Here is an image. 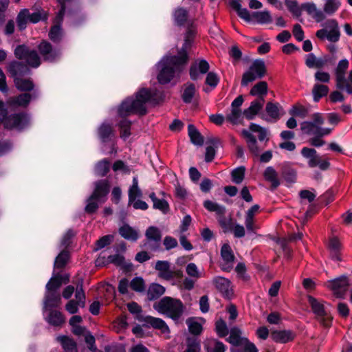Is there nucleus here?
Masks as SVG:
<instances>
[{
  "instance_id": "5fc2aeb1",
  "label": "nucleus",
  "mask_w": 352,
  "mask_h": 352,
  "mask_svg": "<svg viewBox=\"0 0 352 352\" xmlns=\"http://www.w3.org/2000/svg\"><path fill=\"white\" fill-rule=\"evenodd\" d=\"M69 259V253L67 250H63L56 256L54 262L55 268H63Z\"/></svg>"
},
{
  "instance_id": "c9c22d12",
  "label": "nucleus",
  "mask_w": 352,
  "mask_h": 352,
  "mask_svg": "<svg viewBox=\"0 0 352 352\" xmlns=\"http://www.w3.org/2000/svg\"><path fill=\"white\" fill-rule=\"evenodd\" d=\"M98 133L102 142H106L113 135V127L110 124L102 123L98 128Z\"/></svg>"
},
{
  "instance_id": "a211bd4d",
  "label": "nucleus",
  "mask_w": 352,
  "mask_h": 352,
  "mask_svg": "<svg viewBox=\"0 0 352 352\" xmlns=\"http://www.w3.org/2000/svg\"><path fill=\"white\" fill-rule=\"evenodd\" d=\"M28 122L26 114L23 113H14L8 117L5 121V128L8 129H22Z\"/></svg>"
},
{
  "instance_id": "58836bf2",
  "label": "nucleus",
  "mask_w": 352,
  "mask_h": 352,
  "mask_svg": "<svg viewBox=\"0 0 352 352\" xmlns=\"http://www.w3.org/2000/svg\"><path fill=\"white\" fill-rule=\"evenodd\" d=\"M16 25L19 31L26 29L29 21L28 9H21L18 13L16 19Z\"/></svg>"
},
{
  "instance_id": "9d476101",
  "label": "nucleus",
  "mask_w": 352,
  "mask_h": 352,
  "mask_svg": "<svg viewBox=\"0 0 352 352\" xmlns=\"http://www.w3.org/2000/svg\"><path fill=\"white\" fill-rule=\"evenodd\" d=\"M204 206L210 212H214L217 216V220L224 232H228L233 229V221L232 218H226V208L217 203L206 200Z\"/></svg>"
},
{
  "instance_id": "c03bdc74",
  "label": "nucleus",
  "mask_w": 352,
  "mask_h": 352,
  "mask_svg": "<svg viewBox=\"0 0 352 352\" xmlns=\"http://www.w3.org/2000/svg\"><path fill=\"white\" fill-rule=\"evenodd\" d=\"M263 176L265 180L272 183V186L274 188L279 186L280 182L278 179V174L273 167L268 166L266 168L263 173Z\"/></svg>"
},
{
  "instance_id": "f704fd0d",
  "label": "nucleus",
  "mask_w": 352,
  "mask_h": 352,
  "mask_svg": "<svg viewBox=\"0 0 352 352\" xmlns=\"http://www.w3.org/2000/svg\"><path fill=\"white\" fill-rule=\"evenodd\" d=\"M164 292L165 288L162 285L157 283H152L147 290V298L149 300H155L163 295Z\"/></svg>"
},
{
  "instance_id": "13d9d810",
  "label": "nucleus",
  "mask_w": 352,
  "mask_h": 352,
  "mask_svg": "<svg viewBox=\"0 0 352 352\" xmlns=\"http://www.w3.org/2000/svg\"><path fill=\"white\" fill-rule=\"evenodd\" d=\"M242 112L241 109H231L230 113L226 116V120L233 124H236L239 122L241 118Z\"/></svg>"
},
{
  "instance_id": "4be33fe9",
  "label": "nucleus",
  "mask_w": 352,
  "mask_h": 352,
  "mask_svg": "<svg viewBox=\"0 0 352 352\" xmlns=\"http://www.w3.org/2000/svg\"><path fill=\"white\" fill-rule=\"evenodd\" d=\"M323 25L330 29L328 32L327 40L332 43L338 42L340 37L338 21L336 19H328Z\"/></svg>"
},
{
  "instance_id": "680f3d73",
  "label": "nucleus",
  "mask_w": 352,
  "mask_h": 352,
  "mask_svg": "<svg viewBox=\"0 0 352 352\" xmlns=\"http://www.w3.org/2000/svg\"><path fill=\"white\" fill-rule=\"evenodd\" d=\"M199 342L195 338H188L187 348L184 352H200Z\"/></svg>"
},
{
  "instance_id": "f257e3e1",
  "label": "nucleus",
  "mask_w": 352,
  "mask_h": 352,
  "mask_svg": "<svg viewBox=\"0 0 352 352\" xmlns=\"http://www.w3.org/2000/svg\"><path fill=\"white\" fill-rule=\"evenodd\" d=\"M161 89H140L135 97L126 98L118 107V114L122 119L118 122L120 138L126 140L131 134L132 122L126 118L131 115L144 116L147 113L146 103L157 104L162 101Z\"/></svg>"
},
{
  "instance_id": "a878e982",
  "label": "nucleus",
  "mask_w": 352,
  "mask_h": 352,
  "mask_svg": "<svg viewBox=\"0 0 352 352\" xmlns=\"http://www.w3.org/2000/svg\"><path fill=\"white\" fill-rule=\"evenodd\" d=\"M145 321L152 327L160 330L161 333L168 336L170 330L166 323L161 318L153 316H146Z\"/></svg>"
},
{
  "instance_id": "e433bc0d",
  "label": "nucleus",
  "mask_w": 352,
  "mask_h": 352,
  "mask_svg": "<svg viewBox=\"0 0 352 352\" xmlns=\"http://www.w3.org/2000/svg\"><path fill=\"white\" fill-rule=\"evenodd\" d=\"M265 111L267 116L270 117L268 121L276 122L280 118V107L277 104L268 102L265 107Z\"/></svg>"
},
{
  "instance_id": "423d86ee",
  "label": "nucleus",
  "mask_w": 352,
  "mask_h": 352,
  "mask_svg": "<svg viewBox=\"0 0 352 352\" xmlns=\"http://www.w3.org/2000/svg\"><path fill=\"white\" fill-rule=\"evenodd\" d=\"M312 121H304L300 124L302 133L308 135L325 136L331 133V129L322 128L324 119L320 113H315L311 116Z\"/></svg>"
},
{
  "instance_id": "774afa93",
  "label": "nucleus",
  "mask_w": 352,
  "mask_h": 352,
  "mask_svg": "<svg viewBox=\"0 0 352 352\" xmlns=\"http://www.w3.org/2000/svg\"><path fill=\"white\" fill-rule=\"evenodd\" d=\"M283 177L288 183H294L296 179V172L292 168H285L283 171Z\"/></svg>"
},
{
  "instance_id": "de8ad7c7",
  "label": "nucleus",
  "mask_w": 352,
  "mask_h": 352,
  "mask_svg": "<svg viewBox=\"0 0 352 352\" xmlns=\"http://www.w3.org/2000/svg\"><path fill=\"white\" fill-rule=\"evenodd\" d=\"M188 129L191 142L195 145L201 146L204 144V139L196 127L192 124H189Z\"/></svg>"
},
{
  "instance_id": "20e7f679",
  "label": "nucleus",
  "mask_w": 352,
  "mask_h": 352,
  "mask_svg": "<svg viewBox=\"0 0 352 352\" xmlns=\"http://www.w3.org/2000/svg\"><path fill=\"white\" fill-rule=\"evenodd\" d=\"M7 69L10 76L13 79L15 88H34V84L30 78H23L30 73L28 65L13 60L8 64Z\"/></svg>"
},
{
  "instance_id": "6e6d98bb",
  "label": "nucleus",
  "mask_w": 352,
  "mask_h": 352,
  "mask_svg": "<svg viewBox=\"0 0 352 352\" xmlns=\"http://www.w3.org/2000/svg\"><path fill=\"white\" fill-rule=\"evenodd\" d=\"M285 6L288 10L292 13L296 17H299L302 14L301 7L298 6V1L296 0H285Z\"/></svg>"
},
{
  "instance_id": "412c9836",
  "label": "nucleus",
  "mask_w": 352,
  "mask_h": 352,
  "mask_svg": "<svg viewBox=\"0 0 352 352\" xmlns=\"http://www.w3.org/2000/svg\"><path fill=\"white\" fill-rule=\"evenodd\" d=\"M213 283L215 287L226 297L230 298L232 295L231 283L227 278L218 276L214 278Z\"/></svg>"
},
{
  "instance_id": "e2e57ef3",
  "label": "nucleus",
  "mask_w": 352,
  "mask_h": 352,
  "mask_svg": "<svg viewBox=\"0 0 352 352\" xmlns=\"http://www.w3.org/2000/svg\"><path fill=\"white\" fill-rule=\"evenodd\" d=\"M215 328L217 334L220 337H225L228 334V329L227 324L224 320L219 319L216 322Z\"/></svg>"
},
{
  "instance_id": "69168bd1",
  "label": "nucleus",
  "mask_w": 352,
  "mask_h": 352,
  "mask_svg": "<svg viewBox=\"0 0 352 352\" xmlns=\"http://www.w3.org/2000/svg\"><path fill=\"white\" fill-rule=\"evenodd\" d=\"M186 272L189 276L196 279H198L201 276L197 265L193 263H190L187 265Z\"/></svg>"
},
{
  "instance_id": "ea45409f",
  "label": "nucleus",
  "mask_w": 352,
  "mask_h": 352,
  "mask_svg": "<svg viewBox=\"0 0 352 352\" xmlns=\"http://www.w3.org/2000/svg\"><path fill=\"white\" fill-rule=\"evenodd\" d=\"M204 345L207 352L226 351V346L223 344V343L214 339L207 340Z\"/></svg>"
},
{
  "instance_id": "9b49d317",
  "label": "nucleus",
  "mask_w": 352,
  "mask_h": 352,
  "mask_svg": "<svg viewBox=\"0 0 352 352\" xmlns=\"http://www.w3.org/2000/svg\"><path fill=\"white\" fill-rule=\"evenodd\" d=\"M308 302L320 322L325 327H330L332 318L326 311L323 303L312 296L308 297Z\"/></svg>"
},
{
  "instance_id": "0e129e2a",
  "label": "nucleus",
  "mask_w": 352,
  "mask_h": 352,
  "mask_svg": "<svg viewBox=\"0 0 352 352\" xmlns=\"http://www.w3.org/2000/svg\"><path fill=\"white\" fill-rule=\"evenodd\" d=\"M289 113L293 116H299L303 118L307 116V111L301 105H294L290 109Z\"/></svg>"
},
{
  "instance_id": "2eb2a0df",
  "label": "nucleus",
  "mask_w": 352,
  "mask_h": 352,
  "mask_svg": "<svg viewBox=\"0 0 352 352\" xmlns=\"http://www.w3.org/2000/svg\"><path fill=\"white\" fill-rule=\"evenodd\" d=\"M349 66V62L344 58L339 61L335 69V75L336 79V88H352L347 82L346 78V72Z\"/></svg>"
},
{
  "instance_id": "864d4df0",
  "label": "nucleus",
  "mask_w": 352,
  "mask_h": 352,
  "mask_svg": "<svg viewBox=\"0 0 352 352\" xmlns=\"http://www.w3.org/2000/svg\"><path fill=\"white\" fill-rule=\"evenodd\" d=\"M306 57L305 65L309 68H322L324 65V62L321 59H317L313 53L308 54Z\"/></svg>"
},
{
  "instance_id": "f3484780",
  "label": "nucleus",
  "mask_w": 352,
  "mask_h": 352,
  "mask_svg": "<svg viewBox=\"0 0 352 352\" xmlns=\"http://www.w3.org/2000/svg\"><path fill=\"white\" fill-rule=\"evenodd\" d=\"M146 236L148 242L145 245L151 250H157L160 246L162 237L159 229L153 226L149 227L146 231Z\"/></svg>"
},
{
  "instance_id": "f8f14e48",
  "label": "nucleus",
  "mask_w": 352,
  "mask_h": 352,
  "mask_svg": "<svg viewBox=\"0 0 352 352\" xmlns=\"http://www.w3.org/2000/svg\"><path fill=\"white\" fill-rule=\"evenodd\" d=\"M83 280L80 279L76 286L75 293L76 300H70L65 305V310L70 314H76L79 307H85V294L82 289Z\"/></svg>"
},
{
  "instance_id": "dca6fc26",
  "label": "nucleus",
  "mask_w": 352,
  "mask_h": 352,
  "mask_svg": "<svg viewBox=\"0 0 352 352\" xmlns=\"http://www.w3.org/2000/svg\"><path fill=\"white\" fill-rule=\"evenodd\" d=\"M109 191V182L107 179H100L94 182V189L91 195L100 201L105 202Z\"/></svg>"
},
{
  "instance_id": "4c0bfd02",
  "label": "nucleus",
  "mask_w": 352,
  "mask_h": 352,
  "mask_svg": "<svg viewBox=\"0 0 352 352\" xmlns=\"http://www.w3.org/2000/svg\"><path fill=\"white\" fill-rule=\"evenodd\" d=\"M46 320L49 324L54 327L60 326L65 322L63 314L56 310H51Z\"/></svg>"
},
{
  "instance_id": "4d7b16f0",
  "label": "nucleus",
  "mask_w": 352,
  "mask_h": 352,
  "mask_svg": "<svg viewBox=\"0 0 352 352\" xmlns=\"http://www.w3.org/2000/svg\"><path fill=\"white\" fill-rule=\"evenodd\" d=\"M340 5L339 0H327L324 6V12L329 15L333 14L338 10Z\"/></svg>"
},
{
  "instance_id": "5701e85b",
  "label": "nucleus",
  "mask_w": 352,
  "mask_h": 352,
  "mask_svg": "<svg viewBox=\"0 0 352 352\" xmlns=\"http://www.w3.org/2000/svg\"><path fill=\"white\" fill-rule=\"evenodd\" d=\"M69 281V276L68 274H56L52 277L46 285L47 291L56 292L62 284H67Z\"/></svg>"
},
{
  "instance_id": "37998d69",
  "label": "nucleus",
  "mask_w": 352,
  "mask_h": 352,
  "mask_svg": "<svg viewBox=\"0 0 352 352\" xmlns=\"http://www.w3.org/2000/svg\"><path fill=\"white\" fill-rule=\"evenodd\" d=\"M31 100V96L25 93L18 96L11 98L9 100L10 105L14 107H26Z\"/></svg>"
},
{
  "instance_id": "2f4dec72",
  "label": "nucleus",
  "mask_w": 352,
  "mask_h": 352,
  "mask_svg": "<svg viewBox=\"0 0 352 352\" xmlns=\"http://www.w3.org/2000/svg\"><path fill=\"white\" fill-rule=\"evenodd\" d=\"M56 340L61 344L65 352H78L76 343L73 339L65 336H61L57 337Z\"/></svg>"
},
{
  "instance_id": "473e14b6",
  "label": "nucleus",
  "mask_w": 352,
  "mask_h": 352,
  "mask_svg": "<svg viewBox=\"0 0 352 352\" xmlns=\"http://www.w3.org/2000/svg\"><path fill=\"white\" fill-rule=\"evenodd\" d=\"M107 262L121 267L126 271L131 270L133 267L131 263H126L124 256L120 254L109 256Z\"/></svg>"
},
{
  "instance_id": "0eeeda50",
  "label": "nucleus",
  "mask_w": 352,
  "mask_h": 352,
  "mask_svg": "<svg viewBox=\"0 0 352 352\" xmlns=\"http://www.w3.org/2000/svg\"><path fill=\"white\" fill-rule=\"evenodd\" d=\"M267 74L265 62L262 59H256L249 69L243 73L241 78V87H248L249 83L261 79Z\"/></svg>"
},
{
  "instance_id": "bb28decb",
  "label": "nucleus",
  "mask_w": 352,
  "mask_h": 352,
  "mask_svg": "<svg viewBox=\"0 0 352 352\" xmlns=\"http://www.w3.org/2000/svg\"><path fill=\"white\" fill-rule=\"evenodd\" d=\"M230 7L234 10L237 15L246 22L252 21V14H250L247 8H243L240 0H230L229 3Z\"/></svg>"
},
{
  "instance_id": "79ce46f5",
  "label": "nucleus",
  "mask_w": 352,
  "mask_h": 352,
  "mask_svg": "<svg viewBox=\"0 0 352 352\" xmlns=\"http://www.w3.org/2000/svg\"><path fill=\"white\" fill-rule=\"evenodd\" d=\"M252 16V19H255L259 24H267L272 22V17L268 10L253 12Z\"/></svg>"
},
{
  "instance_id": "393cba45",
  "label": "nucleus",
  "mask_w": 352,
  "mask_h": 352,
  "mask_svg": "<svg viewBox=\"0 0 352 352\" xmlns=\"http://www.w3.org/2000/svg\"><path fill=\"white\" fill-rule=\"evenodd\" d=\"M294 337V333L290 330H276L271 333V338L276 342L286 343L293 340Z\"/></svg>"
},
{
  "instance_id": "ddd939ff",
  "label": "nucleus",
  "mask_w": 352,
  "mask_h": 352,
  "mask_svg": "<svg viewBox=\"0 0 352 352\" xmlns=\"http://www.w3.org/2000/svg\"><path fill=\"white\" fill-rule=\"evenodd\" d=\"M267 89H251L252 96L259 97L251 102L250 106L243 111L244 116L248 120H252L259 112L264 104L263 96L267 94Z\"/></svg>"
},
{
  "instance_id": "39448f33",
  "label": "nucleus",
  "mask_w": 352,
  "mask_h": 352,
  "mask_svg": "<svg viewBox=\"0 0 352 352\" xmlns=\"http://www.w3.org/2000/svg\"><path fill=\"white\" fill-rule=\"evenodd\" d=\"M154 309L160 314H164L177 320L183 314L184 307L182 302L176 298L166 296L153 305Z\"/></svg>"
},
{
  "instance_id": "c756f323",
  "label": "nucleus",
  "mask_w": 352,
  "mask_h": 352,
  "mask_svg": "<svg viewBox=\"0 0 352 352\" xmlns=\"http://www.w3.org/2000/svg\"><path fill=\"white\" fill-rule=\"evenodd\" d=\"M119 234L124 239L131 241H135L139 237L138 232L128 224H124L119 228Z\"/></svg>"
},
{
  "instance_id": "603ef678",
  "label": "nucleus",
  "mask_w": 352,
  "mask_h": 352,
  "mask_svg": "<svg viewBox=\"0 0 352 352\" xmlns=\"http://www.w3.org/2000/svg\"><path fill=\"white\" fill-rule=\"evenodd\" d=\"M245 168L243 166L233 169L231 172L232 181L236 184L242 183L245 178Z\"/></svg>"
},
{
  "instance_id": "6e6552de",
  "label": "nucleus",
  "mask_w": 352,
  "mask_h": 352,
  "mask_svg": "<svg viewBox=\"0 0 352 352\" xmlns=\"http://www.w3.org/2000/svg\"><path fill=\"white\" fill-rule=\"evenodd\" d=\"M14 54L17 59L25 60V64L28 67L37 68L41 65L42 61L39 53L35 50H31L25 44L17 45Z\"/></svg>"
},
{
  "instance_id": "bf43d9fd",
  "label": "nucleus",
  "mask_w": 352,
  "mask_h": 352,
  "mask_svg": "<svg viewBox=\"0 0 352 352\" xmlns=\"http://www.w3.org/2000/svg\"><path fill=\"white\" fill-rule=\"evenodd\" d=\"M130 286L133 291L137 292H142L145 289L144 281L141 277L134 278L131 281Z\"/></svg>"
},
{
  "instance_id": "c85d7f7f",
  "label": "nucleus",
  "mask_w": 352,
  "mask_h": 352,
  "mask_svg": "<svg viewBox=\"0 0 352 352\" xmlns=\"http://www.w3.org/2000/svg\"><path fill=\"white\" fill-rule=\"evenodd\" d=\"M60 296L56 292L47 291L45 296V308L57 307L60 304Z\"/></svg>"
},
{
  "instance_id": "8fccbe9b",
  "label": "nucleus",
  "mask_w": 352,
  "mask_h": 352,
  "mask_svg": "<svg viewBox=\"0 0 352 352\" xmlns=\"http://www.w3.org/2000/svg\"><path fill=\"white\" fill-rule=\"evenodd\" d=\"M62 36L61 25H59V24H54L51 27L48 33V36L53 43H59L62 40Z\"/></svg>"
},
{
  "instance_id": "7ed1b4c3",
  "label": "nucleus",
  "mask_w": 352,
  "mask_h": 352,
  "mask_svg": "<svg viewBox=\"0 0 352 352\" xmlns=\"http://www.w3.org/2000/svg\"><path fill=\"white\" fill-rule=\"evenodd\" d=\"M210 65L205 59H201L192 63L189 69V75L192 80H201L203 75L207 74L205 83L211 87H215L219 82L218 74L214 72H209Z\"/></svg>"
},
{
  "instance_id": "cd10ccee",
  "label": "nucleus",
  "mask_w": 352,
  "mask_h": 352,
  "mask_svg": "<svg viewBox=\"0 0 352 352\" xmlns=\"http://www.w3.org/2000/svg\"><path fill=\"white\" fill-rule=\"evenodd\" d=\"M243 135L246 138L250 151L254 155L258 156L263 148L258 146L256 138L249 131L243 130Z\"/></svg>"
},
{
  "instance_id": "4468645a",
  "label": "nucleus",
  "mask_w": 352,
  "mask_h": 352,
  "mask_svg": "<svg viewBox=\"0 0 352 352\" xmlns=\"http://www.w3.org/2000/svg\"><path fill=\"white\" fill-rule=\"evenodd\" d=\"M324 286L331 290L337 298H343L349 287V280L346 276H341L327 281Z\"/></svg>"
},
{
  "instance_id": "f03ea898",
  "label": "nucleus",
  "mask_w": 352,
  "mask_h": 352,
  "mask_svg": "<svg viewBox=\"0 0 352 352\" xmlns=\"http://www.w3.org/2000/svg\"><path fill=\"white\" fill-rule=\"evenodd\" d=\"M186 65L184 59L175 55L164 56L156 65L157 81L162 85L169 83L175 77L179 76Z\"/></svg>"
},
{
  "instance_id": "aec40b11",
  "label": "nucleus",
  "mask_w": 352,
  "mask_h": 352,
  "mask_svg": "<svg viewBox=\"0 0 352 352\" xmlns=\"http://www.w3.org/2000/svg\"><path fill=\"white\" fill-rule=\"evenodd\" d=\"M155 269L158 272V276L164 280H170L174 278L170 263L167 261H157Z\"/></svg>"
},
{
  "instance_id": "7c9ffc66",
  "label": "nucleus",
  "mask_w": 352,
  "mask_h": 352,
  "mask_svg": "<svg viewBox=\"0 0 352 352\" xmlns=\"http://www.w3.org/2000/svg\"><path fill=\"white\" fill-rule=\"evenodd\" d=\"M194 40L184 37V41L182 47L177 50V54L175 55L179 58L184 59V62L187 64L189 61L188 51L191 49Z\"/></svg>"
},
{
  "instance_id": "3c124183",
  "label": "nucleus",
  "mask_w": 352,
  "mask_h": 352,
  "mask_svg": "<svg viewBox=\"0 0 352 352\" xmlns=\"http://www.w3.org/2000/svg\"><path fill=\"white\" fill-rule=\"evenodd\" d=\"M104 203L98 200L96 197L90 195L87 199V205L85 208V211L88 214L95 213L99 208L100 204Z\"/></svg>"
},
{
  "instance_id": "1a4fd4ad",
  "label": "nucleus",
  "mask_w": 352,
  "mask_h": 352,
  "mask_svg": "<svg viewBox=\"0 0 352 352\" xmlns=\"http://www.w3.org/2000/svg\"><path fill=\"white\" fill-rule=\"evenodd\" d=\"M38 52L44 62L56 63L61 58L62 52L60 48L54 47L47 40H42L37 45Z\"/></svg>"
},
{
  "instance_id": "09e8293b",
  "label": "nucleus",
  "mask_w": 352,
  "mask_h": 352,
  "mask_svg": "<svg viewBox=\"0 0 352 352\" xmlns=\"http://www.w3.org/2000/svg\"><path fill=\"white\" fill-rule=\"evenodd\" d=\"M110 170V162L107 159L99 161L95 166V173L98 176H105Z\"/></svg>"
},
{
  "instance_id": "6ab92c4d",
  "label": "nucleus",
  "mask_w": 352,
  "mask_h": 352,
  "mask_svg": "<svg viewBox=\"0 0 352 352\" xmlns=\"http://www.w3.org/2000/svg\"><path fill=\"white\" fill-rule=\"evenodd\" d=\"M221 256L224 262L221 265V269L223 271L230 272L232 269L235 257L228 244H223L221 247Z\"/></svg>"
},
{
  "instance_id": "49530a36",
  "label": "nucleus",
  "mask_w": 352,
  "mask_h": 352,
  "mask_svg": "<svg viewBox=\"0 0 352 352\" xmlns=\"http://www.w3.org/2000/svg\"><path fill=\"white\" fill-rule=\"evenodd\" d=\"M29 21L31 23L36 24L40 21H46L48 19V14L43 9L37 10L33 13H30L28 10Z\"/></svg>"
},
{
  "instance_id": "a18cd8bd",
  "label": "nucleus",
  "mask_w": 352,
  "mask_h": 352,
  "mask_svg": "<svg viewBox=\"0 0 352 352\" xmlns=\"http://www.w3.org/2000/svg\"><path fill=\"white\" fill-rule=\"evenodd\" d=\"M142 196V191L138 186V180L136 177L133 178L132 186L129 190V204L130 205L138 198Z\"/></svg>"
},
{
  "instance_id": "338daca9",
  "label": "nucleus",
  "mask_w": 352,
  "mask_h": 352,
  "mask_svg": "<svg viewBox=\"0 0 352 352\" xmlns=\"http://www.w3.org/2000/svg\"><path fill=\"white\" fill-rule=\"evenodd\" d=\"M153 208L166 214L169 211V204L165 199H157L153 202Z\"/></svg>"
},
{
  "instance_id": "72a5a7b5",
  "label": "nucleus",
  "mask_w": 352,
  "mask_h": 352,
  "mask_svg": "<svg viewBox=\"0 0 352 352\" xmlns=\"http://www.w3.org/2000/svg\"><path fill=\"white\" fill-rule=\"evenodd\" d=\"M241 331L238 327H232L230 331V336L228 338V342L234 346H241L247 340L241 337Z\"/></svg>"
},
{
  "instance_id": "a19ab883",
  "label": "nucleus",
  "mask_w": 352,
  "mask_h": 352,
  "mask_svg": "<svg viewBox=\"0 0 352 352\" xmlns=\"http://www.w3.org/2000/svg\"><path fill=\"white\" fill-rule=\"evenodd\" d=\"M201 318H190L186 320L189 331L194 335H199L203 330Z\"/></svg>"
},
{
  "instance_id": "052dcab7",
  "label": "nucleus",
  "mask_w": 352,
  "mask_h": 352,
  "mask_svg": "<svg viewBox=\"0 0 352 352\" xmlns=\"http://www.w3.org/2000/svg\"><path fill=\"white\" fill-rule=\"evenodd\" d=\"M250 129L253 132L258 133V138L260 142L264 141L265 140L267 141L268 140L267 138V131L265 128H263L256 124L252 123L250 125Z\"/></svg>"
},
{
  "instance_id": "b1692460",
  "label": "nucleus",
  "mask_w": 352,
  "mask_h": 352,
  "mask_svg": "<svg viewBox=\"0 0 352 352\" xmlns=\"http://www.w3.org/2000/svg\"><path fill=\"white\" fill-rule=\"evenodd\" d=\"M173 17L174 24L178 27H183L189 22L188 21V12L183 7H179L175 9L173 14Z\"/></svg>"
}]
</instances>
